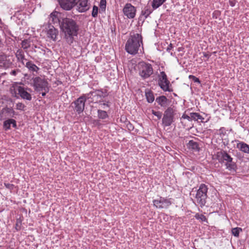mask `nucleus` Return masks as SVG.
Here are the masks:
<instances>
[{"instance_id":"obj_26","label":"nucleus","mask_w":249,"mask_h":249,"mask_svg":"<svg viewBox=\"0 0 249 249\" xmlns=\"http://www.w3.org/2000/svg\"><path fill=\"white\" fill-rule=\"evenodd\" d=\"M188 147L189 148L197 151H199V149L197 142H194L193 140H191L189 142Z\"/></svg>"},{"instance_id":"obj_20","label":"nucleus","mask_w":249,"mask_h":249,"mask_svg":"<svg viewBox=\"0 0 249 249\" xmlns=\"http://www.w3.org/2000/svg\"><path fill=\"white\" fill-rule=\"evenodd\" d=\"M156 101L161 107H165L168 105V100L167 98L163 95L159 96L156 99Z\"/></svg>"},{"instance_id":"obj_43","label":"nucleus","mask_w":249,"mask_h":249,"mask_svg":"<svg viewBox=\"0 0 249 249\" xmlns=\"http://www.w3.org/2000/svg\"><path fill=\"white\" fill-rule=\"evenodd\" d=\"M203 57H206L208 59L209 58V57H210V55L206 53H203Z\"/></svg>"},{"instance_id":"obj_29","label":"nucleus","mask_w":249,"mask_h":249,"mask_svg":"<svg viewBox=\"0 0 249 249\" xmlns=\"http://www.w3.org/2000/svg\"><path fill=\"white\" fill-rule=\"evenodd\" d=\"M98 117L101 119H105L108 117V115L106 111L102 110H98Z\"/></svg>"},{"instance_id":"obj_31","label":"nucleus","mask_w":249,"mask_h":249,"mask_svg":"<svg viewBox=\"0 0 249 249\" xmlns=\"http://www.w3.org/2000/svg\"><path fill=\"white\" fill-rule=\"evenodd\" d=\"M18 87V86H13L10 89V92H11L12 95L14 97H16L17 98H18V94L17 93V91H18V89H17Z\"/></svg>"},{"instance_id":"obj_34","label":"nucleus","mask_w":249,"mask_h":249,"mask_svg":"<svg viewBox=\"0 0 249 249\" xmlns=\"http://www.w3.org/2000/svg\"><path fill=\"white\" fill-rule=\"evenodd\" d=\"M152 113L157 117L158 119L159 120L162 117V113L159 111H156L154 110H152L151 111Z\"/></svg>"},{"instance_id":"obj_10","label":"nucleus","mask_w":249,"mask_h":249,"mask_svg":"<svg viewBox=\"0 0 249 249\" xmlns=\"http://www.w3.org/2000/svg\"><path fill=\"white\" fill-rule=\"evenodd\" d=\"M158 84L160 88L164 91H172V89L170 88V83L168 80L167 75L164 71H161L159 76Z\"/></svg>"},{"instance_id":"obj_11","label":"nucleus","mask_w":249,"mask_h":249,"mask_svg":"<svg viewBox=\"0 0 249 249\" xmlns=\"http://www.w3.org/2000/svg\"><path fill=\"white\" fill-rule=\"evenodd\" d=\"M124 15L128 18L132 19L135 18L136 14V8L131 3H127L123 9Z\"/></svg>"},{"instance_id":"obj_46","label":"nucleus","mask_w":249,"mask_h":249,"mask_svg":"<svg viewBox=\"0 0 249 249\" xmlns=\"http://www.w3.org/2000/svg\"><path fill=\"white\" fill-rule=\"evenodd\" d=\"M103 105L104 106H108L107 104H106V103H104Z\"/></svg>"},{"instance_id":"obj_45","label":"nucleus","mask_w":249,"mask_h":249,"mask_svg":"<svg viewBox=\"0 0 249 249\" xmlns=\"http://www.w3.org/2000/svg\"><path fill=\"white\" fill-rule=\"evenodd\" d=\"M46 92H45V91H44V92H42L41 93V95H42V96H45V95H46Z\"/></svg>"},{"instance_id":"obj_38","label":"nucleus","mask_w":249,"mask_h":249,"mask_svg":"<svg viewBox=\"0 0 249 249\" xmlns=\"http://www.w3.org/2000/svg\"><path fill=\"white\" fill-rule=\"evenodd\" d=\"M173 47V45L170 43L168 46V47H167L166 48V51L169 53H170V54L172 56H173V53L171 52V50H172Z\"/></svg>"},{"instance_id":"obj_2","label":"nucleus","mask_w":249,"mask_h":249,"mask_svg":"<svg viewBox=\"0 0 249 249\" xmlns=\"http://www.w3.org/2000/svg\"><path fill=\"white\" fill-rule=\"evenodd\" d=\"M143 50L142 37L141 34L131 33L125 45L126 52L130 54L135 55L139 50Z\"/></svg>"},{"instance_id":"obj_25","label":"nucleus","mask_w":249,"mask_h":249,"mask_svg":"<svg viewBox=\"0 0 249 249\" xmlns=\"http://www.w3.org/2000/svg\"><path fill=\"white\" fill-rule=\"evenodd\" d=\"M166 0H153L152 6L154 9H156L160 6Z\"/></svg>"},{"instance_id":"obj_21","label":"nucleus","mask_w":249,"mask_h":249,"mask_svg":"<svg viewBox=\"0 0 249 249\" xmlns=\"http://www.w3.org/2000/svg\"><path fill=\"white\" fill-rule=\"evenodd\" d=\"M12 125L13 127H16L17 126L16 121L12 119H9L4 122L3 127L5 130L9 129L11 127V125Z\"/></svg>"},{"instance_id":"obj_23","label":"nucleus","mask_w":249,"mask_h":249,"mask_svg":"<svg viewBox=\"0 0 249 249\" xmlns=\"http://www.w3.org/2000/svg\"><path fill=\"white\" fill-rule=\"evenodd\" d=\"M25 67L29 70V71L32 72H37L39 69V68L31 61L26 62Z\"/></svg>"},{"instance_id":"obj_5","label":"nucleus","mask_w":249,"mask_h":249,"mask_svg":"<svg viewBox=\"0 0 249 249\" xmlns=\"http://www.w3.org/2000/svg\"><path fill=\"white\" fill-rule=\"evenodd\" d=\"M176 110L174 107H168L163 113L162 124L164 127L169 126L174 122Z\"/></svg>"},{"instance_id":"obj_1","label":"nucleus","mask_w":249,"mask_h":249,"mask_svg":"<svg viewBox=\"0 0 249 249\" xmlns=\"http://www.w3.org/2000/svg\"><path fill=\"white\" fill-rule=\"evenodd\" d=\"M60 28L64 34L66 41L71 44L73 42V36H77L79 31V25L76 21L70 18H62L60 22Z\"/></svg>"},{"instance_id":"obj_13","label":"nucleus","mask_w":249,"mask_h":249,"mask_svg":"<svg viewBox=\"0 0 249 249\" xmlns=\"http://www.w3.org/2000/svg\"><path fill=\"white\" fill-rule=\"evenodd\" d=\"M75 5H76L77 10L81 13L87 11L90 7V4L88 0H77Z\"/></svg>"},{"instance_id":"obj_8","label":"nucleus","mask_w":249,"mask_h":249,"mask_svg":"<svg viewBox=\"0 0 249 249\" xmlns=\"http://www.w3.org/2000/svg\"><path fill=\"white\" fill-rule=\"evenodd\" d=\"M173 202L172 198L160 197L153 200V205L158 209H167Z\"/></svg>"},{"instance_id":"obj_27","label":"nucleus","mask_w":249,"mask_h":249,"mask_svg":"<svg viewBox=\"0 0 249 249\" xmlns=\"http://www.w3.org/2000/svg\"><path fill=\"white\" fill-rule=\"evenodd\" d=\"M190 121L192 120L197 121L198 120H202L203 118L198 113H191L190 114Z\"/></svg>"},{"instance_id":"obj_17","label":"nucleus","mask_w":249,"mask_h":249,"mask_svg":"<svg viewBox=\"0 0 249 249\" xmlns=\"http://www.w3.org/2000/svg\"><path fill=\"white\" fill-rule=\"evenodd\" d=\"M237 142L236 148L242 152L249 154V145L243 142H240L238 140H235Z\"/></svg>"},{"instance_id":"obj_4","label":"nucleus","mask_w":249,"mask_h":249,"mask_svg":"<svg viewBox=\"0 0 249 249\" xmlns=\"http://www.w3.org/2000/svg\"><path fill=\"white\" fill-rule=\"evenodd\" d=\"M207 192V186L204 184H200L196 194L195 198L196 203L201 207L204 206L206 203L208 197Z\"/></svg>"},{"instance_id":"obj_22","label":"nucleus","mask_w":249,"mask_h":249,"mask_svg":"<svg viewBox=\"0 0 249 249\" xmlns=\"http://www.w3.org/2000/svg\"><path fill=\"white\" fill-rule=\"evenodd\" d=\"M16 57L18 62H20L23 65H24V60H26L23 51L22 50L18 49L16 53Z\"/></svg>"},{"instance_id":"obj_32","label":"nucleus","mask_w":249,"mask_h":249,"mask_svg":"<svg viewBox=\"0 0 249 249\" xmlns=\"http://www.w3.org/2000/svg\"><path fill=\"white\" fill-rule=\"evenodd\" d=\"M152 11L151 10L145 7L143 10L142 11V15L144 16L145 18H146L151 13Z\"/></svg>"},{"instance_id":"obj_35","label":"nucleus","mask_w":249,"mask_h":249,"mask_svg":"<svg viewBox=\"0 0 249 249\" xmlns=\"http://www.w3.org/2000/svg\"><path fill=\"white\" fill-rule=\"evenodd\" d=\"M98 11V7L94 5L93 7V9H92V16L93 17L95 18L97 16Z\"/></svg>"},{"instance_id":"obj_14","label":"nucleus","mask_w":249,"mask_h":249,"mask_svg":"<svg viewBox=\"0 0 249 249\" xmlns=\"http://www.w3.org/2000/svg\"><path fill=\"white\" fill-rule=\"evenodd\" d=\"M58 35V31L53 26L49 24L47 30V37L55 41L57 39Z\"/></svg>"},{"instance_id":"obj_44","label":"nucleus","mask_w":249,"mask_h":249,"mask_svg":"<svg viewBox=\"0 0 249 249\" xmlns=\"http://www.w3.org/2000/svg\"><path fill=\"white\" fill-rule=\"evenodd\" d=\"M10 74L12 75L15 76L17 74V71L16 70L12 71L10 72Z\"/></svg>"},{"instance_id":"obj_41","label":"nucleus","mask_w":249,"mask_h":249,"mask_svg":"<svg viewBox=\"0 0 249 249\" xmlns=\"http://www.w3.org/2000/svg\"><path fill=\"white\" fill-rule=\"evenodd\" d=\"M181 118L184 119H187L188 121H190V115H187L186 114H183Z\"/></svg>"},{"instance_id":"obj_18","label":"nucleus","mask_w":249,"mask_h":249,"mask_svg":"<svg viewBox=\"0 0 249 249\" xmlns=\"http://www.w3.org/2000/svg\"><path fill=\"white\" fill-rule=\"evenodd\" d=\"M60 15V13L56 12L54 11L52 12L50 15L49 18V22L50 23V24L51 25L52 23L53 24H55V23H59L60 25V22H61V20L59 19V16Z\"/></svg>"},{"instance_id":"obj_9","label":"nucleus","mask_w":249,"mask_h":249,"mask_svg":"<svg viewBox=\"0 0 249 249\" xmlns=\"http://www.w3.org/2000/svg\"><path fill=\"white\" fill-rule=\"evenodd\" d=\"M33 82L35 90L36 91H49L48 82L44 79H42L39 77H36L34 79Z\"/></svg>"},{"instance_id":"obj_3","label":"nucleus","mask_w":249,"mask_h":249,"mask_svg":"<svg viewBox=\"0 0 249 249\" xmlns=\"http://www.w3.org/2000/svg\"><path fill=\"white\" fill-rule=\"evenodd\" d=\"M216 159L220 163H224L226 169L230 171L236 172L237 165L232 158L226 151L221 150L215 155Z\"/></svg>"},{"instance_id":"obj_36","label":"nucleus","mask_w":249,"mask_h":249,"mask_svg":"<svg viewBox=\"0 0 249 249\" xmlns=\"http://www.w3.org/2000/svg\"><path fill=\"white\" fill-rule=\"evenodd\" d=\"M25 107V105L21 103H18L16 105V108L18 110H24Z\"/></svg>"},{"instance_id":"obj_30","label":"nucleus","mask_w":249,"mask_h":249,"mask_svg":"<svg viewBox=\"0 0 249 249\" xmlns=\"http://www.w3.org/2000/svg\"><path fill=\"white\" fill-rule=\"evenodd\" d=\"M242 231L241 228L236 227L232 228L231 230V233L235 237H238L239 232Z\"/></svg>"},{"instance_id":"obj_33","label":"nucleus","mask_w":249,"mask_h":249,"mask_svg":"<svg viewBox=\"0 0 249 249\" xmlns=\"http://www.w3.org/2000/svg\"><path fill=\"white\" fill-rule=\"evenodd\" d=\"M195 217L196 219L200 220L201 221H207V218L203 214L196 213L195 215Z\"/></svg>"},{"instance_id":"obj_40","label":"nucleus","mask_w":249,"mask_h":249,"mask_svg":"<svg viewBox=\"0 0 249 249\" xmlns=\"http://www.w3.org/2000/svg\"><path fill=\"white\" fill-rule=\"evenodd\" d=\"M236 3V1L235 0H229L230 5L232 7L235 6Z\"/></svg>"},{"instance_id":"obj_7","label":"nucleus","mask_w":249,"mask_h":249,"mask_svg":"<svg viewBox=\"0 0 249 249\" xmlns=\"http://www.w3.org/2000/svg\"><path fill=\"white\" fill-rule=\"evenodd\" d=\"M89 95L90 94H84L73 102L74 105V109L78 114H80L84 111L86 100L90 98Z\"/></svg>"},{"instance_id":"obj_37","label":"nucleus","mask_w":249,"mask_h":249,"mask_svg":"<svg viewBox=\"0 0 249 249\" xmlns=\"http://www.w3.org/2000/svg\"><path fill=\"white\" fill-rule=\"evenodd\" d=\"M190 79H192L194 82L200 84V81L199 79L194 75H190L189 76Z\"/></svg>"},{"instance_id":"obj_12","label":"nucleus","mask_w":249,"mask_h":249,"mask_svg":"<svg viewBox=\"0 0 249 249\" xmlns=\"http://www.w3.org/2000/svg\"><path fill=\"white\" fill-rule=\"evenodd\" d=\"M90 98H92L91 102L97 103L100 102L101 100L107 95L106 92H104L102 90H96L94 92H89Z\"/></svg>"},{"instance_id":"obj_6","label":"nucleus","mask_w":249,"mask_h":249,"mask_svg":"<svg viewBox=\"0 0 249 249\" xmlns=\"http://www.w3.org/2000/svg\"><path fill=\"white\" fill-rule=\"evenodd\" d=\"M139 74L143 79L149 77L153 73V69L151 64L145 62H141L139 65Z\"/></svg>"},{"instance_id":"obj_42","label":"nucleus","mask_w":249,"mask_h":249,"mask_svg":"<svg viewBox=\"0 0 249 249\" xmlns=\"http://www.w3.org/2000/svg\"><path fill=\"white\" fill-rule=\"evenodd\" d=\"M100 4H101V6H102L103 5L106 6V0H101L100 1Z\"/></svg>"},{"instance_id":"obj_28","label":"nucleus","mask_w":249,"mask_h":249,"mask_svg":"<svg viewBox=\"0 0 249 249\" xmlns=\"http://www.w3.org/2000/svg\"><path fill=\"white\" fill-rule=\"evenodd\" d=\"M21 47L25 50L30 48L31 46V42L28 39H24L22 41L21 43Z\"/></svg>"},{"instance_id":"obj_15","label":"nucleus","mask_w":249,"mask_h":249,"mask_svg":"<svg viewBox=\"0 0 249 249\" xmlns=\"http://www.w3.org/2000/svg\"><path fill=\"white\" fill-rule=\"evenodd\" d=\"M60 6L65 10H70L75 5L77 0H58Z\"/></svg>"},{"instance_id":"obj_39","label":"nucleus","mask_w":249,"mask_h":249,"mask_svg":"<svg viewBox=\"0 0 249 249\" xmlns=\"http://www.w3.org/2000/svg\"><path fill=\"white\" fill-rule=\"evenodd\" d=\"M4 186H5V187L7 188V189H9L11 190H12L14 189V185L13 184H10V183H4Z\"/></svg>"},{"instance_id":"obj_47","label":"nucleus","mask_w":249,"mask_h":249,"mask_svg":"<svg viewBox=\"0 0 249 249\" xmlns=\"http://www.w3.org/2000/svg\"><path fill=\"white\" fill-rule=\"evenodd\" d=\"M224 128L223 127H221L220 129V130H222V129H223Z\"/></svg>"},{"instance_id":"obj_24","label":"nucleus","mask_w":249,"mask_h":249,"mask_svg":"<svg viewBox=\"0 0 249 249\" xmlns=\"http://www.w3.org/2000/svg\"><path fill=\"white\" fill-rule=\"evenodd\" d=\"M145 96L148 103H151L154 101V96L152 91L147 90L145 91Z\"/></svg>"},{"instance_id":"obj_16","label":"nucleus","mask_w":249,"mask_h":249,"mask_svg":"<svg viewBox=\"0 0 249 249\" xmlns=\"http://www.w3.org/2000/svg\"><path fill=\"white\" fill-rule=\"evenodd\" d=\"M17 89L18 94L20 95V97L23 99H25L30 101L32 99V96L27 90L23 87H18Z\"/></svg>"},{"instance_id":"obj_19","label":"nucleus","mask_w":249,"mask_h":249,"mask_svg":"<svg viewBox=\"0 0 249 249\" xmlns=\"http://www.w3.org/2000/svg\"><path fill=\"white\" fill-rule=\"evenodd\" d=\"M12 63L9 60L6 59L3 55H0V68L7 69L9 68Z\"/></svg>"}]
</instances>
